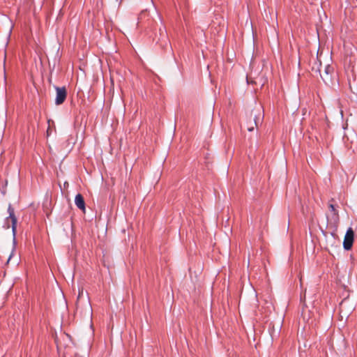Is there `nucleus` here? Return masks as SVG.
Returning <instances> with one entry per match:
<instances>
[{"label": "nucleus", "mask_w": 357, "mask_h": 357, "mask_svg": "<svg viewBox=\"0 0 357 357\" xmlns=\"http://www.w3.org/2000/svg\"><path fill=\"white\" fill-rule=\"evenodd\" d=\"M328 207L330 208V210L333 212L334 213V215L336 216L337 218H338V212L336 210L335 207V205L333 204V203H329L328 204Z\"/></svg>", "instance_id": "5"}, {"label": "nucleus", "mask_w": 357, "mask_h": 357, "mask_svg": "<svg viewBox=\"0 0 357 357\" xmlns=\"http://www.w3.org/2000/svg\"><path fill=\"white\" fill-rule=\"evenodd\" d=\"M11 257H12V254L9 256V257H8V261H7V263H8V262H9V261H10V259Z\"/></svg>", "instance_id": "8"}, {"label": "nucleus", "mask_w": 357, "mask_h": 357, "mask_svg": "<svg viewBox=\"0 0 357 357\" xmlns=\"http://www.w3.org/2000/svg\"><path fill=\"white\" fill-rule=\"evenodd\" d=\"M8 212L9 213V216L6 219V222L3 227L6 229L10 228L9 219H10L12 222V230L13 235L15 236L17 230V218L15 215L14 208L10 204L8 206Z\"/></svg>", "instance_id": "1"}, {"label": "nucleus", "mask_w": 357, "mask_h": 357, "mask_svg": "<svg viewBox=\"0 0 357 357\" xmlns=\"http://www.w3.org/2000/svg\"><path fill=\"white\" fill-rule=\"evenodd\" d=\"M75 204L77 207L82 211L84 213L86 210L85 201L83 196L81 194H77L75 198Z\"/></svg>", "instance_id": "4"}, {"label": "nucleus", "mask_w": 357, "mask_h": 357, "mask_svg": "<svg viewBox=\"0 0 357 357\" xmlns=\"http://www.w3.org/2000/svg\"><path fill=\"white\" fill-rule=\"evenodd\" d=\"M354 241V231L351 227L348 228L346 231L344 241L343 248L345 250H350L352 248Z\"/></svg>", "instance_id": "2"}, {"label": "nucleus", "mask_w": 357, "mask_h": 357, "mask_svg": "<svg viewBox=\"0 0 357 357\" xmlns=\"http://www.w3.org/2000/svg\"><path fill=\"white\" fill-rule=\"evenodd\" d=\"M254 121H255V120L254 119ZM254 124H255V126H257L256 121L254 122Z\"/></svg>", "instance_id": "9"}, {"label": "nucleus", "mask_w": 357, "mask_h": 357, "mask_svg": "<svg viewBox=\"0 0 357 357\" xmlns=\"http://www.w3.org/2000/svg\"><path fill=\"white\" fill-rule=\"evenodd\" d=\"M333 71V68L330 66L329 65H327L325 66V73L326 75H329Z\"/></svg>", "instance_id": "6"}, {"label": "nucleus", "mask_w": 357, "mask_h": 357, "mask_svg": "<svg viewBox=\"0 0 357 357\" xmlns=\"http://www.w3.org/2000/svg\"><path fill=\"white\" fill-rule=\"evenodd\" d=\"M254 128H255V127H254V126H253V125H252V126H248V128H247V129H248V130L249 132H252V131H253V130H254Z\"/></svg>", "instance_id": "7"}, {"label": "nucleus", "mask_w": 357, "mask_h": 357, "mask_svg": "<svg viewBox=\"0 0 357 357\" xmlns=\"http://www.w3.org/2000/svg\"><path fill=\"white\" fill-rule=\"evenodd\" d=\"M56 91V96L55 99V104L56 105H61L63 103L67 97V91L66 87L55 86Z\"/></svg>", "instance_id": "3"}]
</instances>
